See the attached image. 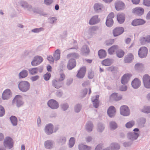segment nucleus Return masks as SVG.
<instances>
[{"mask_svg":"<svg viewBox=\"0 0 150 150\" xmlns=\"http://www.w3.org/2000/svg\"><path fill=\"white\" fill-rule=\"evenodd\" d=\"M19 89L23 92H25L30 89V85L29 83L26 81H21L18 84Z\"/></svg>","mask_w":150,"mask_h":150,"instance_id":"1","label":"nucleus"},{"mask_svg":"<svg viewBox=\"0 0 150 150\" xmlns=\"http://www.w3.org/2000/svg\"><path fill=\"white\" fill-rule=\"evenodd\" d=\"M12 103L13 104H16L17 107H19L23 105L24 102L23 101L22 96L18 95H16L13 99Z\"/></svg>","mask_w":150,"mask_h":150,"instance_id":"2","label":"nucleus"},{"mask_svg":"<svg viewBox=\"0 0 150 150\" xmlns=\"http://www.w3.org/2000/svg\"><path fill=\"white\" fill-rule=\"evenodd\" d=\"M12 139L9 137H6L4 140V146L5 148L11 149L13 146Z\"/></svg>","mask_w":150,"mask_h":150,"instance_id":"3","label":"nucleus"},{"mask_svg":"<svg viewBox=\"0 0 150 150\" xmlns=\"http://www.w3.org/2000/svg\"><path fill=\"white\" fill-rule=\"evenodd\" d=\"M120 112L121 115L125 116H128L130 114L129 108L127 106L125 105H122L120 107Z\"/></svg>","mask_w":150,"mask_h":150,"instance_id":"4","label":"nucleus"},{"mask_svg":"<svg viewBox=\"0 0 150 150\" xmlns=\"http://www.w3.org/2000/svg\"><path fill=\"white\" fill-rule=\"evenodd\" d=\"M43 60L42 57L40 56L35 57L31 62V64L33 66H36L40 64Z\"/></svg>","mask_w":150,"mask_h":150,"instance_id":"5","label":"nucleus"},{"mask_svg":"<svg viewBox=\"0 0 150 150\" xmlns=\"http://www.w3.org/2000/svg\"><path fill=\"white\" fill-rule=\"evenodd\" d=\"M142 80L144 87L150 88V76L148 74H145L143 76Z\"/></svg>","mask_w":150,"mask_h":150,"instance_id":"6","label":"nucleus"},{"mask_svg":"<svg viewBox=\"0 0 150 150\" xmlns=\"http://www.w3.org/2000/svg\"><path fill=\"white\" fill-rule=\"evenodd\" d=\"M148 50L147 48L145 47H141L138 51L139 57L141 58L146 57L147 55Z\"/></svg>","mask_w":150,"mask_h":150,"instance_id":"7","label":"nucleus"},{"mask_svg":"<svg viewBox=\"0 0 150 150\" xmlns=\"http://www.w3.org/2000/svg\"><path fill=\"white\" fill-rule=\"evenodd\" d=\"M47 104L49 107L52 109H57L59 107V104L55 100L51 99L47 102Z\"/></svg>","mask_w":150,"mask_h":150,"instance_id":"8","label":"nucleus"},{"mask_svg":"<svg viewBox=\"0 0 150 150\" xmlns=\"http://www.w3.org/2000/svg\"><path fill=\"white\" fill-rule=\"evenodd\" d=\"M103 8V5L101 3H96L94 4L93 9L95 12L96 13L101 12Z\"/></svg>","mask_w":150,"mask_h":150,"instance_id":"9","label":"nucleus"},{"mask_svg":"<svg viewBox=\"0 0 150 150\" xmlns=\"http://www.w3.org/2000/svg\"><path fill=\"white\" fill-rule=\"evenodd\" d=\"M64 84L62 81H61L57 79H53L52 81V85L53 87L57 89L62 87Z\"/></svg>","mask_w":150,"mask_h":150,"instance_id":"10","label":"nucleus"},{"mask_svg":"<svg viewBox=\"0 0 150 150\" xmlns=\"http://www.w3.org/2000/svg\"><path fill=\"white\" fill-rule=\"evenodd\" d=\"M12 96V93L10 89H6L3 92L2 96V99L3 100H8Z\"/></svg>","mask_w":150,"mask_h":150,"instance_id":"11","label":"nucleus"},{"mask_svg":"<svg viewBox=\"0 0 150 150\" xmlns=\"http://www.w3.org/2000/svg\"><path fill=\"white\" fill-rule=\"evenodd\" d=\"M53 125L51 123L46 125L45 128V133L48 135L52 134L53 132Z\"/></svg>","mask_w":150,"mask_h":150,"instance_id":"12","label":"nucleus"},{"mask_svg":"<svg viewBox=\"0 0 150 150\" xmlns=\"http://www.w3.org/2000/svg\"><path fill=\"white\" fill-rule=\"evenodd\" d=\"M115 6L116 10L119 11L124 9L125 7V5L121 1H117L115 3Z\"/></svg>","mask_w":150,"mask_h":150,"instance_id":"13","label":"nucleus"},{"mask_svg":"<svg viewBox=\"0 0 150 150\" xmlns=\"http://www.w3.org/2000/svg\"><path fill=\"white\" fill-rule=\"evenodd\" d=\"M122 96L121 95L118 96V93H112L110 96V98L111 101H118L122 99Z\"/></svg>","mask_w":150,"mask_h":150,"instance_id":"14","label":"nucleus"},{"mask_svg":"<svg viewBox=\"0 0 150 150\" xmlns=\"http://www.w3.org/2000/svg\"><path fill=\"white\" fill-rule=\"evenodd\" d=\"M139 136V133L137 132H129L127 134V138L132 141L136 140Z\"/></svg>","mask_w":150,"mask_h":150,"instance_id":"15","label":"nucleus"},{"mask_svg":"<svg viewBox=\"0 0 150 150\" xmlns=\"http://www.w3.org/2000/svg\"><path fill=\"white\" fill-rule=\"evenodd\" d=\"M124 31V29L122 27H118L115 28L113 31L114 36L116 37L122 34Z\"/></svg>","mask_w":150,"mask_h":150,"instance_id":"16","label":"nucleus"},{"mask_svg":"<svg viewBox=\"0 0 150 150\" xmlns=\"http://www.w3.org/2000/svg\"><path fill=\"white\" fill-rule=\"evenodd\" d=\"M100 21L98 15L93 16L89 21V24L90 25H94L98 23Z\"/></svg>","mask_w":150,"mask_h":150,"instance_id":"17","label":"nucleus"},{"mask_svg":"<svg viewBox=\"0 0 150 150\" xmlns=\"http://www.w3.org/2000/svg\"><path fill=\"white\" fill-rule=\"evenodd\" d=\"M144 10L142 8L137 7L133 9L132 13L134 14L138 15L141 16L144 13Z\"/></svg>","mask_w":150,"mask_h":150,"instance_id":"18","label":"nucleus"},{"mask_svg":"<svg viewBox=\"0 0 150 150\" xmlns=\"http://www.w3.org/2000/svg\"><path fill=\"white\" fill-rule=\"evenodd\" d=\"M86 71V67H82L78 71L76 75L77 77L80 79L83 78L85 76Z\"/></svg>","mask_w":150,"mask_h":150,"instance_id":"19","label":"nucleus"},{"mask_svg":"<svg viewBox=\"0 0 150 150\" xmlns=\"http://www.w3.org/2000/svg\"><path fill=\"white\" fill-rule=\"evenodd\" d=\"M76 65V62L74 59H70L68 61L67 66L68 69L70 70L74 68Z\"/></svg>","mask_w":150,"mask_h":150,"instance_id":"20","label":"nucleus"},{"mask_svg":"<svg viewBox=\"0 0 150 150\" xmlns=\"http://www.w3.org/2000/svg\"><path fill=\"white\" fill-rule=\"evenodd\" d=\"M116 109L115 107L110 106L107 110V113L108 116L110 117H113L115 115Z\"/></svg>","mask_w":150,"mask_h":150,"instance_id":"21","label":"nucleus"},{"mask_svg":"<svg viewBox=\"0 0 150 150\" xmlns=\"http://www.w3.org/2000/svg\"><path fill=\"white\" fill-rule=\"evenodd\" d=\"M145 23V21L141 19L133 20L131 23L132 25L134 26L142 25Z\"/></svg>","mask_w":150,"mask_h":150,"instance_id":"22","label":"nucleus"},{"mask_svg":"<svg viewBox=\"0 0 150 150\" xmlns=\"http://www.w3.org/2000/svg\"><path fill=\"white\" fill-rule=\"evenodd\" d=\"M141 82L137 78L134 79L132 82V85L133 88L137 89L139 88L141 85Z\"/></svg>","mask_w":150,"mask_h":150,"instance_id":"23","label":"nucleus"},{"mask_svg":"<svg viewBox=\"0 0 150 150\" xmlns=\"http://www.w3.org/2000/svg\"><path fill=\"white\" fill-rule=\"evenodd\" d=\"M54 142L50 140H47L44 142L45 147L47 149H51L53 147Z\"/></svg>","mask_w":150,"mask_h":150,"instance_id":"24","label":"nucleus"},{"mask_svg":"<svg viewBox=\"0 0 150 150\" xmlns=\"http://www.w3.org/2000/svg\"><path fill=\"white\" fill-rule=\"evenodd\" d=\"M130 76L129 74H124L121 78V82L123 84H126L129 79Z\"/></svg>","mask_w":150,"mask_h":150,"instance_id":"25","label":"nucleus"},{"mask_svg":"<svg viewBox=\"0 0 150 150\" xmlns=\"http://www.w3.org/2000/svg\"><path fill=\"white\" fill-rule=\"evenodd\" d=\"M134 57L131 53L128 54L126 55L124 59V62L125 63H129L133 59Z\"/></svg>","mask_w":150,"mask_h":150,"instance_id":"26","label":"nucleus"},{"mask_svg":"<svg viewBox=\"0 0 150 150\" xmlns=\"http://www.w3.org/2000/svg\"><path fill=\"white\" fill-rule=\"evenodd\" d=\"M81 53L84 55L88 54L90 50L88 47L87 45H83L81 49Z\"/></svg>","mask_w":150,"mask_h":150,"instance_id":"27","label":"nucleus"},{"mask_svg":"<svg viewBox=\"0 0 150 150\" xmlns=\"http://www.w3.org/2000/svg\"><path fill=\"white\" fill-rule=\"evenodd\" d=\"M117 17L118 22L120 24L123 23L125 21V15L123 13L117 14Z\"/></svg>","mask_w":150,"mask_h":150,"instance_id":"28","label":"nucleus"},{"mask_svg":"<svg viewBox=\"0 0 150 150\" xmlns=\"http://www.w3.org/2000/svg\"><path fill=\"white\" fill-rule=\"evenodd\" d=\"M93 127V123L90 121L88 122L85 126L86 129L88 132H90L92 131Z\"/></svg>","mask_w":150,"mask_h":150,"instance_id":"29","label":"nucleus"},{"mask_svg":"<svg viewBox=\"0 0 150 150\" xmlns=\"http://www.w3.org/2000/svg\"><path fill=\"white\" fill-rule=\"evenodd\" d=\"M28 75V71L26 70L23 69L19 73L18 77L20 79L26 77Z\"/></svg>","mask_w":150,"mask_h":150,"instance_id":"30","label":"nucleus"},{"mask_svg":"<svg viewBox=\"0 0 150 150\" xmlns=\"http://www.w3.org/2000/svg\"><path fill=\"white\" fill-rule=\"evenodd\" d=\"M119 49V47L117 45H114L108 50V53L110 54H112L115 52Z\"/></svg>","mask_w":150,"mask_h":150,"instance_id":"31","label":"nucleus"},{"mask_svg":"<svg viewBox=\"0 0 150 150\" xmlns=\"http://www.w3.org/2000/svg\"><path fill=\"white\" fill-rule=\"evenodd\" d=\"M113 60L110 59H106L102 62V64L103 65L105 66H109L112 63Z\"/></svg>","mask_w":150,"mask_h":150,"instance_id":"32","label":"nucleus"},{"mask_svg":"<svg viewBox=\"0 0 150 150\" xmlns=\"http://www.w3.org/2000/svg\"><path fill=\"white\" fill-rule=\"evenodd\" d=\"M60 50L58 49H57L53 54V57L54 60L57 61L60 58Z\"/></svg>","mask_w":150,"mask_h":150,"instance_id":"33","label":"nucleus"},{"mask_svg":"<svg viewBox=\"0 0 150 150\" xmlns=\"http://www.w3.org/2000/svg\"><path fill=\"white\" fill-rule=\"evenodd\" d=\"M67 57L71 59H77L79 58V55L76 53H71L67 55Z\"/></svg>","mask_w":150,"mask_h":150,"instance_id":"34","label":"nucleus"},{"mask_svg":"<svg viewBox=\"0 0 150 150\" xmlns=\"http://www.w3.org/2000/svg\"><path fill=\"white\" fill-rule=\"evenodd\" d=\"M144 67V65L142 63L136 64L134 66L135 69L139 71H142Z\"/></svg>","mask_w":150,"mask_h":150,"instance_id":"35","label":"nucleus"},{"mask_svg":"<svg viewBox=\"0 0 150 150\" xmlns=\"http://www.w3.org/2000/svg\"><path fill=\"white\" fill-rule=\"evenodd\" d=\"M98 55L100 58H105L106 56V53L104 50L101 49L98 52Z\"/></svg>","mask_w":150,"mask_h":150,"instance_id":"36","label":"nucleus"},{"mask_svg":"<svg viewBox=\"0 0 150 150\" xmlns=\"http://www.w3.org/2000/svg\"><path fill=\"white\" fill-rule=\"evenodd\" d=\"M110 147L111 150H117L120 149V146L117 143H113L110 145Z\"/></svg>","mask_w":150,"mask_h":150,"instance_id":"37","label":"nucleus"},{"mask_svg":"<svg viewBox=\"0 0 150 150\" xmlns=\"http://www.w3.org/2000/svg\"><path fill=\"white\" fill-rule=\"evenodd\" d=\"M10 119L13 126H16L17 125V119L15 116H12L10 117Z\"/></svg>","mask_w":150,"mask_h":150,"instance_id":"38","label":"nucleus"},{"mask_svg":"<svg viewBox=\"0 0 150 150\" xmlns=\"http://www.w3.org/2000/svg\"><path fill=\"white\" fill-rule=\"evenodd\" d=\"M82 108V105L80 104H77L74 106V111L76 113L79 112L81 110Z\"/></svg>","mask_w":150,"mask_h":150,"instance_id":"39","label":"nucleus"},{"mask_svg":"<svg viewBox=\"0 0 150 150\" xmlns=\"http://www.w3.org/2000/svg\"><path fill=\"white\" fill-rule=\"evenodd\" d=\"M104 129L105 126L103 123L99 122L98 124L97 130L98 132H102L104 130Z\"/></svg>","mask_w":150,"mask_h":150,"instance_id":"40","label":"nucleus"},{"mask_svg":"<svg viewBox=\"0 0 150 150\" xmlns=\"http://www.w3.org/2000/svg\"><path fill=\"white\" fill-rule=\"evenodd\" d=\"M58 143L61 145L64 144L66 141V139L65 137H60L57 140Z\"/></svg>","mask_w":150,"mask_h":150,"instance_id":"41","label":"nucleus"},{"mask_svg":"<svg viewBox=\"0 0 150 150\" xmlns=\"http://www.w3.org/2000/svg\"><path fill=\"white\" fill-rule=\"evenodd\" d=\"M98 29V27L97 26H93L89 28L88 31L89 34L93 35L95 33V32Z\"/></svg>","mask_w":150,"mask_h":150,"instance_id":"42","label":"nucleus"},{"mask_svg":"<svg viewBox=\"0 0 150 150\" xmlns=\"http://www.w3.org/2000/svg\"><path fill=\"white\" fill-rule=\"evenodd\" d=\"M110 128V129L114 130L117 127V123L114 121L110 122L109 123Z\"/></svg>","mask_w":150,"mask_h":150,"instance_id":"43","label":"nucleus"},{"mask_svg":"<svg viewBox=\"0 0 150 150\" xmlns=\"http://www.w3.org/2000/svg\"><path fill=\"white\" fill-rule=\"evenodd\" d=\"M141 111L144 113H150V106H144L141 109Z\"/></svg>","mask_w":150,"mask_h":150,"instance_id":"44","label":"nucleus"},{"mask_svg":"<svg viewBox=\"0 0 150 150\" xmlns=\"http://www.w3.org/2000/svg\"><path fill=\"white\" fill-rule=\"evenodd\" d=\"M61 109L64 111L67 110L69 108V105L67 103H63L60 105Z\"/></svg>","mask_w":150,"mask_h":150,"instance_id":"45","label":"nucleus"},{"mask_svg":"<svg viewBox=\"0 0 150 150\" xmlns=\"http://www.w3.org/2000/svg\"><path fill=\"white\" fill-rule=\"evenodd\" d=\"M116 53L117 57L119 58L122 57L125 54L124 52L121 50H118L116 51Z\"/></svg>","mask_w":150,"mask_h":150,"instance_id":"46","label":"nucleus"},{"mask_svg":"<svg viewBox=\"0 0 150 150\" xmlns=\"http://www.w3.org/2000/svg\"><path fill=\"white\" fill-rule=\"evenodd\" d=\"M37 68H34L31 69H28L29 72L31 75H34L37 73Z\"/></svg>","mask_w":150,"mask_h":150,"instance_id":"47","label":"nucleus"},{"mask_svg":"<svg viewBox=\"0 0 150 150\" xmlns=\"http://www.w3.org/2000/svg\"><path fill=\"white\" fill-rule=\"evenodd\" d=\"M92 100L94 107L96 108H97L99 105V102L97 98H95L94 99L92 98Z\"/></svg>","mask_w":150,"mask_h":150,"instance_id":"48","label":"nucleus"},{"mask_svg":"<svg viewBox=\"0 0 150 150\" xmlns=\"http://www.w3.org/2000/svg\"><path fill=\"white\" fill-rule=\"evenodd\" d=\"M75 140L74 137H71L69 142V146L70 148L72 147L74 144Z\"/></svg>","mask_w":150,"mask_h":150,"instance_id":"49","label":"nucleus"},{"mask_svg":"<svg viewBox=\"0 0 150 150\" xmlns=\"http://www.w3.org/2000/svg\"><path fill=\"white\" fill-rule=\"evenodd\" d=\"M113 23V20L107 19L106 21V25L108 27H111Z\"/></svg>","mask_w":150,"mask_h":150,"instance_id":"50","label":"nucleus"},{"mask_svg":"<svg viewBox=\"0 0 150 150\" xmlns=\"http://www.w3.org/2000/svg\"><path fill=\"white\" fill-rule=\"evenodd\" d=\"M57 20V19L56 17H50L48 19L49 23L52 24L55 23Z\"/></svg>","mask_w":150,"mask_h":150,"instance_id":"51","label":"nucleus"},{"mask_svg":"<svg viewBox=\"0 0 150 150\" xmlns=\"http://www.w3.org/2000/svg\"><path fill=\"white\" fill-rule=\"evenodd\" d=\"M134 124V121H132L127 122L125 125L126 128H131Z\"/></svg>","mask_w":150,"mask_h":150,"instance_id":"52","label":"nucleus"},{"mask_svg":"<svg viewBox=\"0 0 150 150\" xmlns=\"http://www.w3.org/2000/svg\"><path fill=\"white\" fill-rule=\"evenodd\" d=\"M43 30V28H40L33 29L31 30V32L34 33H38Z\"/></svg>","mask_w":150,"mask_h":150,"instance_id":"53","label":"nucleus"},{"mask_svg":"<svg viewBox=\"0 0 150 150\" xmlns=\"http://www.w3.org/2000/svg\"><path fill=\"white\" fill-rule=\"evenodd\" d=\"M5 113V110L4 108L1 105H0V117H2Z\"/></svg>","mask_w":150,"mask_h":150,"instance_id":"54","label":"nucleus"},{"mask_svg":"<svg viewBox=\"0 0 150 150\" xmlns=\"http://www.w3.org/2000/svg\"><path fill=\"white\" fill-rule=\"evenodd\" d=\"M88 92V89L87 88H85L83 90L81 93V96L82 98L85 97V96L87 93Z\"/></svg>","mask_w":150,"mask_h":150,"instance_id":"55","label":"nucleus"},{"mask_svg":"<svg viewBox=\"0 0 150 150\" xmlns=\"http://www.w3.org/2000/svg\"><path fill=\"white\" fill-rule=\"evenodd\" d=\"M28 3L25 1H21L19 3L20 6L23 8L25 9L26 5Z\"/></svg>","mask_w":150,"mask_h":150,"instance_id":"56","label":"nucleus"},{"mask_svg":"<svg viewBox=\"0 0 150 150\" xmlns=\"http://www.w3.org/2000/svg\"><path fill=\"white\" fill-rule=\"evenodd\" d=\"M62 91L61 90H57L56 93V95L58 97H61L63 95Z\"/></svg>","mask_w":150,"mask_h":150,"instance_id":"57","label":"nucleus"},{"mask_svg":"<svg viewBox=\"0 0 150 150\" xmlns=\"http://www.w3.org/2000/svg\"><path fill=\"white\" fill-rule=\"evenodd\" d=\"M51 76V74L50 73H47L43 76L44 79L46 81H48L49 80Z\"/></svg>","mask_w":150,"mask_h":150,"instance_id":"58","label":"nucleus"},{"mask_svg":"<svg viewBox=\"0 0 150 150\" xmlns=\"http://www.w3.org/2000/svg\"><path fill=\"white\" fill-rule=\"evenodd\" d=\"M60 77L59 78L57 79L61 81H62L65 79V76L64 74L63 73H61L60 74Z\"/></svg>","mask_w":150,"mask_h":150,"instance_id":"59","label":"nucleus"},{"mask_svg":"<svg viewBox=\"0 0 150 150\" xmlns=\"http://www.w3.org/2000/svg\"><path fill=\"white\" fill-rule=\"evenodd\" d=\"M53 0H44V3L47 5H50L53 2Z\"/></svg>","mask_w":150,"mask_h":150,"instance_id":"60","label":"nucleus"},{"mask_svg":"<svg viewBox=\"0 0 150 150\" xmlns=\"http://www.w3.org/2000/svg\"><path fill=\"white\" fill-rule=\"evenodd\" d=\"M25 9H27V10L29 11H31L32 10H33L32 6L31 5H30L28 3L26 5V6L25 8Z\"/></svg>","mask_w":150,"mask_h":150,"instance_id":"61","label":"nucleus"},{"mask_svg":"<svg viewBox=\"0 0 150 150\" xmlns=\"http://www.w3.org/2000/svg\"><path fill=\"white\" fill-rule=\"evenodd\" d=\"M94 76V74L93 71H89L88 73V76L89 79H92Z\"/></svg>","mask_w":150,"mask_h":150,"instance_id":"62","label":"nucleus"},{"mask_svg":"<svg viewBox=\"0 0 150 150\" xmlns=\"http://www.w3.org/2000/svg\"><path fill=\"white\" fill-rule=\"evenodd\" d=\"M114 40L113 39H111L107 40L106 42V44L107 45H112L114 42Z\"/></svg>","mask_w":150,"mask_h":150,"instance_id":"63","label":"nucleus"},{"mask_svg":"<svg viewBox=\"0 0 150 150\" xmlns=\"http://www.w3.org/2000/svg\"><path fill=\"white\" fill-rule=\"evenodd\" d=\"M143 4L144 5L147 6H150V0H143Z\"/></svg>","mask_w":150,"mask_h":150,"instance_id":"64","label":"nucleus"}]
</instances>
